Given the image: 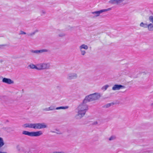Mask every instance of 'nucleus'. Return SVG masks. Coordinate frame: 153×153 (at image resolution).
I'll return each mask as SVG.
<instances>
[{
	"mask_svg": "<svg viewBox=\"0 0 153 153\" xmlns=\"http://www.w3.org/2000/svg\"><path fill=\"white\" fill-rule=\"evenodd\" d=\"M98 95L96 94H90L86 97L83 103L79 105L78 107V115L82 117L85 114L86 111L88 109V107L85 103L96 100L98 98Z\"/></svg>",
	"mask_w": 153,
	"mask_h": 153,
	"instance_id": "obj_1",
	"label": "nucleus"
},
{
	"mask_svg": "<svg viewBox=\"0 0 153 153\" xmlns=\"http://www.w3.org/2000/svg\"><path fill=\"white\" fill-rule=\"evenodd\" d=\"M25 127L38 129L45 128L47 127V126L44 123H42L26 124L25 125Z\"/></svg>",
	"mask_w": 153,
	"mask_h": 153,
	"instance_id": "obj_2",
	"label": "nucleus"
},
{
	"mask_svg": "<svg viewBox=\"0 0 153 153\" xmlns=\"http://www.w3.org/2000/svg\"><path fill=\"white\" fill-rule=\"evenodd\" d=\"M49 67V65L48 64L43 63L37 65V69L38 70H43L48 68Z\"/></svg>",
	"mask_w": 153,
	"mask_h": 153,
	"instance_id": "obj_3",
	"label": "nucleus"
},
{
	"mask_svg": "<svg viewBox=\"0 0 153 153\" xmlns=\"http://www.w3.org/2000/svg\"><path fill=\"white\" fill-rule=\"evenodd\" d=\"M31 136H39L42 134V133L41 131H39L35 132H31Z\"/></svg>",
	"mask_w": 153,
	"mask_h": 153,
	"instance_id": "obj_4",
	"label": "nucleus"
},
{
	"mask_svg": "<svg viewBox=\"0 0 153 153\" xmlns=\"http://www.w3.org/2000/svg\"><path fill=\"white\" fill-rule=\"evenodd\" d=\"M124 88V86L121 85H115L112 87V89L114 90H118Z\"/></svg>",
	"mask_w": 153,
	"mask_h": 153,
	"instance_id": "obj_5",
	"label": "nucleus"
},
{
	"mask_svg": "<svg viewBox=\"0 0 153 153\" xmlns=\"http://www.w3.org/2000/svg\"><path fill=\"white\" fill-rule=\"evenodd\" d=\"M2 82L8 84H11L13 83V82L10 79L5 78H3L2 79Z\"/></svg>",
	"mask_w": 153,
	"mask_h": 153,
	"instance_id": "obj_6",
	"label": "nucleus"
},
{
	"mask_svg": "<svg viewBox=\"0 0 153 153\" xmlns=\"http://www.w3.org/2000/svg\"><path fill=\"white\" fill-rule=\"evenodd\" d=\"M111 9V8H109L108 9H105L103 10H101L99 11H95L92 13L93 14H97V16H98L102 12L107 11L110 10Z\"/></svg>",
	"mask_w": 153,
	"mask_h": 153,
	"instance_id": "obj_7",
	"label": "nucleus"
},
{
	"mask_svg": "<svg viewBox=\"0 0 153 153\" xmlns=\"http://www.w3.org/2000/svg\"><path fill=\"white\" fill-rule=\"evenodd\" d=\"M124 0H112L110 2L113 4H119L123 1Z\"/></svg>",
	"mask_w": 153,
	"mask_h": 153,
	"instance_id": "obj_8",
	"label": "nucleus"
},
{
	"mask_svg": "<svg viewBox=\"0 0 153 153\" xmlns=\"http://www.w3.org/2000/svg\"><path fill=\"white\" fill-rule=\"evenodd\" d=\"M148 29L150 31H152L153 30V25L152 24H150L148 25H147Z\"/></svg>",
	"mask_w": 153,
	"mask_h": 153,
	"instance_id": "obj_9",
	"label": "nucleus"
},
{
	"mask_svg": "<svg viewBox=\"0 0 153 153\" xmlns=\"http://www.w3.org/2000/svg\"><path fill=\"white\" fill-rule=\"evenodd\" d=\"M22 134H24L31 136V132H30L28 131H23Z\"/></svg>",
	"mask_w": 153,
	"mask_h": 153,
	"instance_id": "obj_10",
	"label": "nucleus"
},
{
	"mask_svg": "<svg viewBox=\"0 0 153 153\" xmlns=\"http://www.w3.org/2000/svg\"><path fill=\"white\" fill-rule=\"evenodd\" d=\"M4 144L3 140V139L0 137V148L2 147Z\"/></svg>",
	"mask_w": 153,
	"mask_h": 153,
	"instance_id": "obj_11",
	"label": "nucleus"
},
{
	"mask_svg": "<svg viewBox=\"0 0 153 153\" xmlns=\"http://www.w3.org/2000/svg\"><path fill=\"white\" fill-rule=\"evenodd\" d=\"M29 66L31 68L36 69H37V66H36L33 64H31L29 65Z\"/></svg>",
	"mask_w": 153,
	"mask_h": 153,
	"instance_id": "obj_12",
	"label": "nucleus"
},
{
	"mask_svg": "<svg viewBox=\"0 0 153 153\" xmlns=\"http://www.w3.org/2000/svg\"><path fill=\"white\" fill-rule=\"evenodd\" d=\"M80 48L81 49L82 48H83L87 50L88 48V47L86 45H82L81 46H80Z\"/></svg>",
	"mask_w": 153,
	"mask_h": 153,
	"instance_id": "obj_13",
	"label": "nucleus"
},
{
	"mask_svg": "<svg viewBox=\"0 0 153 153\" xmlns=\"http://www.w3.org/2000/svg\"><path fill=\"white\" fill-rule=\"evenodd\" d=\"M140 25L141 27H143L144 28H146L147 27V25L146 24H144L143 22H141L140 24Z\"/></svg>",
	"mask_w": 153,
	"mask_h": 153,
	"instance_id": "obj_14",
	"label": "nucleus"
},
{
	"mask_svg": "<svg viewBox=\"0 0 153 153\" xmlns=\"http://www.w3.org/2000/svg\"><path fill=\"white\" fill-rule=\"evenodd\" d=\"M47 51L45 50H42L39 51H35V53H38V52H45V51Z\"/></svg>",
	"mask_w": 153,
	"mask_h": 153,
	"instance_id": "obj_15",
	"label": "nucleus"
},
{
	"mask_svg": "<svg viewBox=\"0 0 153 153\" xmlns=\"http://www.w3.org/2000/svg\"><path fill=\"white\" fill-rule=\"evenodd\" d=\"M67 108V107L66 108ZM66 108H65L64 107H60L56 108L57 109H65Z\"/></svg>",
	"mask_w": 153,
	"mask_h": 153,
	"instance_id": "obj_16",
	"label": "nucleus"
},
{
	"mask_svg": "<svg viewBox=\"0 0 153 153\" xmlns=\"http://www.w3.org/2000/svg\"><path fill=\"white\" fill-rule=\"evenodd\" d=\"M149 19L151 22H152V23H153V17H152V16L150 17L149 18Z\"/></svg>",
	"mask_w": 153,
	"mask_h": 153,
	"instance_id": "obj_17",
	"label": "nucleus"
},
{
	"mask_svg": "<svg viewBox=\"0 0 153 153\" xmlns=\"http://www.w3.org/2000/svg\"><path fill=\"white\" fill-rule=\"evenodd\" d=\"M111 103H108V104H107V105H106L105 106V107H106V108L108 107H109L111 105Z\"/></svg>",
	"mask_w": 153,
	"mask_h": 153,
	"instance_id": "obj_18",
	"label": "nucleus"
},
{
	"mask_svg": "<svg viewBox=\"0 0 153 153\" xmlns=\"http://www.w3.org/2000/svg\"><path fill=\"white\" fill-rule=\"evenodd\" d=\"M115 138V137H114V136H111V137L109 139V140H112L113 139H114V138Z\"/></svg>",
	"mask_w": 153,
	"mask_h": 153,
	"instance_id": "obj_19",
	"label": "nucleus"
},
{
	"mask_svg": "<svg viewBox=\"0 0 153 153\" xmlns=\"http://www.w3.org/2000/svg\"><path fill=\"white\" fill-rule=\"evenodd\" d=\"M81 53H82V54L83 55H84L85 53V51H81Z\"/></svg>",
	"mask_w": 153,
	"mask_h": 153,
	"instance_id": "obj_20",
	"label": "nucleus"
},
{
	"mask_svg": "<svg viewBox=\"0 0 153 153\" xmlns=\"http://www.w3.org/2000/svg\"><path fill=\"white\" fill-rule=\"evenodd\" d=\"M20 34H25L26 33L24 32L23 31H21V33H20Z\"/></svg>",
	"mask_w": 153,
	"mask_h": 153,
	"instance_id": "obj_21",
	"label": "nucleus"
},
{
	"mask_svg": "<svg viewBox=\"0 0 153 153\" xmlns=\"http://www.w3.org/2000/svg\"><path fill=\"white\" fill-rule=\"evenodd\" d=\"M108 87V85H106L104 87L105 90H106Z\"/></svg>",
	"mask_w": 153,
	"mask_h": 153,
	"instance_id": "obj_22",
	"label": "nucleus"
},
{
	"mask_svg": "<svg viewBox=\"0 0 153 153\" xmlns=\"http://www.w3.org/2000/svg\"><path fill=\"white\" fill-rule=\"evenodd\" d=\"M0 153H7L5 152H0Z\"/></svg>",
	"mask_w": 153,
	"mask_h": 153,
	"instance_id": "obj_23",
	"label": "nucleus"
},
{
	"mask_svg": "<svg viewBox=\"0 0 153 153\" xmlns=\"http://www.w3.org/2000/svg\"><path fill=\"white\" fill-rule=\"evenodd\" d=\"M95 124H97V122L94 123Z\"/></svg>",
	"mask_w": 153,
	"mask_h": 153,
	"instance_id": "obj_24",
	"label": "nucleus"
}]
</instances>
